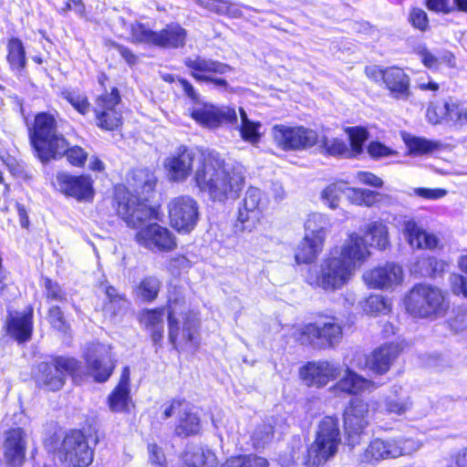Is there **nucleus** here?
Wrapping results in <instances>:
<instances>
[{
    "instance_id": "obj_1",
    "label": "nucleus",
    "mask_w": 467,
    "mask_h": 467,
    "mask_svg": "<svg viewBox=\"0 0 467 467\" xmlns=\"http://www.w3.org/2000/svg\"><path fill=\"white\" fill-rule=\"evenodd\" d=\"M159 179L149 167H133L125 176V183L112 186L110 205L115 214L126 225L137 230L134 241L141 247L159 253H171L177 246L175 234L159 223H148L159 219L161 204L151 202L158 192Z\"/></svg>"
},
{
    "instance_id": "obj_2",
    "label": "nucleus",
    "mask_w": 467,
    "mask_h": 467,
    "mask_svg": "<svg viewBox=\"0 0 467 467\" xmlns=\"http://www.w3.org/2000/svg\"><path fill=\"white\" fill-rule=\"evenodd\" d=\"M59 113L42 110L35 113L26 124L31 152L42 164L65 158L67 164L82 169L88 160V152L78 144L70 145L69 140L58 130Z\"/></svg>"
},
{
    "instance_id": "obj_3",
    "label": "nucleus",
    "mask_w": 467,
    "mask_h": 467,
    "mask_svg": "<svg viewBox=\"0 0 467 467\" xmlns=\"http://www.w3.org/2000/svg\"><path fill=\"white\" fill-rule=\"evenodd\" d=\"M370 252L363 236L350 233L337 254L330 252L321 262L319 270L309 269L306 282L313 288L324 291L341 289L354 275L357 267L363 265Z\"/></svg>"
},
{
    "instance_id": "obj_4",
    "label": "nucleus",
    "mask_w": 467,
    "mask_h": 467,
    "mask_svg": "<svg viewBox=\"0 0 467 467\" xmlns=\"http://www.w3.org/2000/svg\"><path fill=\"white\" fill-rule=\"evenodd\" d=\"M100 92L94 97L93 106L88 96L78 88H65L59 96L80 116L93 113L95 126L104 132H119L124 125L122 95L117 86H109L110 78L105 72L98 75Z\"/></svg>"
},
{
    "instance_id": "obj_5",
    "label": "nucleus",
    "mask_w": 467,
    "mask_h": 467,
    "mask_svg": "<svg viewBox=\"0 0 467 467\" xmlns=\"http://www.w3.org/2000/svg\"><path fill=\"white\" fill-rule=\"evenodd\" d=\"M102 437L96 420L87 418L81 428L69 429L61 437L57 433L49 435L44 446L65 467H88L94 460V449L88 445V439L97 445Z\"/></svg>"
},
{
    "instance_id": "obj_6",
    "label": "nucleus",
    "mask_w": 467,
    "mask_h": 467,
    "mask_svg": "<svg viewBox=\"0 0 467 467\" xmlns=\"http://www.w3.org/2000/svg\"><path fill=\"white\" fill-rule=\"evenodd\" d=\"M193 182L213 202L235 200L244 185L242 172L227 168L220 153L209 151L202 155L194 172Z\"/></svg>"
},
{
    "instance_id": "obj_7",
    "label": "nucleus",
    "mask_w": 467,
    "mask_h": 467,
    "mask_svg": "<svg viewBox=\"0 0 467 467\" xmlns=\"http://www.w3.org/2000/svg\"><path fill=\"white\" fill-rule=\"evenodd\" d=\"M82 362L68 355L52 354L37 362L31 378L36 387L45 392H58L69 377L75 385H81L87 378Z\"/></svg>"
},
{
    "instance_id": "obj_8",
    "label": "nucleus",
    "mask_w": 467,
    "mask_h": 467,
    "mask_svg": "<svg viewBox=\"0 0 467 467\" xmlns=\"http://www.w3.org/2000/svg\"><path fill=\"white\" fill-rule=\"evenodd\" d=\"M296 335L301 345L318 350L332 349L343 339L344 323L334 315L317 312L314 320L302 325Z\"/></svg>"
},
{
    "instance_id": "obj_9",
    "label": "nucleus",
    "mask_w": 467,
    "mask_h": 467,
    "mask_svg": "<svg viewBox=\"0 0 467 467\" xmlns=\"http://www.w3.org/2000/svg\"><path fill=\"white\" fill-rule=\"evenodd\" d=\"M403 306L406 312L414 318L435 319L446 315L450 301L440 287L419 283L406 293Z\"/></svg>"
},
{
    "instance_id": "obj_10",
    "label": "nucleus",
    "mask_w": 467,
    "mask_h": 467,
    "mask_svg": "<svg viewBox=\"0 0 467 467\" xmlns=\"http://www.w3.org/2000/svg\"><path fill=\"white\" fill-rule=\"evenodd\" d=\"M341 441L338 418L336 415L324 416L317 426L314 441L306 449L305 464L321 467L337 454Z\"/></svg>"
},
{
    "instance_id": "obj_11",
    "label": "nucleus",
    "mask_w": 467,
    "mask_h": 467,
    "mask_svg": "<svg viewBox=\"0 0 467 467\" xmlns=\"http://www.w3.org/2000/svg\"><path fill=\"white\" fill-rule=\"evenodd\" d=\"M168 341L176 352L195 354L201 346V320L193 310L184 313L182 320H167Z\"/></svg>"
},
{
    "instance_id": "obj_12",
    "label": "nucleus",
    "mask_w": 467,
    "mask_h": 467,
    "mask_svg": "<svg viewBox=\"0 0 467 467\" xmlns=\"http://www.w3.org/2000/svg\"><path fill=\"white\" fill-rule=\"evenodd\" d=\"M162 407V420H168L175 416L174 436L183 439L201 434L202 426L199 410L185 398H171Z\"/></svg>"
},
{
    "instance_id": "obj_13",
    "label": "nucleus",
    "mask_w": 467,
    "mask_h": 467,
    "mask_svg": "<svg viewBox=\"0 0 467 467\" xmlns=\"http://www.w3.org/2000/svg\"><path fill=\"white\" fill-rule=\"evenodd\" d=\"M306 234L294 250L296 265L315 264L322 254L326 240L327 228L321 215L310 214L305 222Z\"/></svg>"
},
{
    "instance_id": "obj_14",
    "label": "nucleus",
    "mask_w": 467,
    "mask_h": 467,
    "mask_svg": "<svg viewBox=\"0 0 467 467\" xmlns=\"http://www.w3.org/2000/svg\"><path fill=\"white\" fill-rule=\"evenodd\" d=\"M364 73L368 79L380 81L389 97L396 100H408L412 96L410 77L401 67L367 66Z\"/></svg>"
},
{
    "instance_id": "obj_15",
    "label": "nucleus",
    "mask_w": 467,
    "mask_h": 467,
    "mask_svg": "<svg viewBox=\"0 0 467 467\" xmlns=\"http://www.w3.org/2000/svg\"><path fill=\"white\" fill-rule=\"evenodd\" d=\"M271 135L275 147L283 151H302L318 143L317 132L303 125L275 124Z\"/></svg>"
},
{
    "instance_id": "obj_16",
    "label": "nucleus",
    "mask_w": 467,
    "mask_h": 467,
    "mask_svg": "<svg viewBox=\"0 0 467 467\" xmlns=\"http://www.w3.org/2000/svg\"><path fill=\"white\" fill-rule=\"evenodd\" d=\"M183 65L196 82L210 84L223 89L229 88L228 81L220 77L234 71V67L229 64L197 55L186 57Z\"/></svg>"
},
{
    "instance_id": "obj_17",
    "label": "nucleus",
    "mask_w": 467,
    "mask_h": 467,
    "mask_svg": "<svg viewBox=\"0 0 467 467\" xmlns=\"http://www.w3.org/2000/svg\"><path fill=\"white\" fill-rule=\"evenodd\" d=\"M83 359L88 372L97 383H105L114 373L118 361L111 353V347L99 341L87 344Z\"/></svg>"
},
{
    "instance_id": "obj_18",
    "label": "nucleus",
    "mask_w": 467,
    "mask_h": 467,
    "mask_svg": "<svg viewBox=\"0 0 467 467\" xmlns=\"http://www.w3.org/2000/svg\"><path fill=\"white\" fill-rule=\"evenodd\" d=\"M376 402H371L361 397H352L345 406L342 418L343 429L347 441L352 446L353 439L360 437L369 424L371 411L375 410Z\"/></svg>"
},
{
    "instance_id": "obj_19",
    "label": "nucleus",
    "mask_w": 467,
    "mask_h": 467,
    "mask_svg": "<svg viewBox=\"0 0 467 467\" xmlns=\"http://www.w3.org/2000/svg\"><path fill=\"white\" fill-rule=\"evenodd\" d=\"M170 226L178 234H188L199 221V204L190 195H179L168 203Z\"/></svg>"
},
{
    "instance_id": "obj_20",
    "label": "nucleus",
    "mask_w": 467,
    "mask_h": 467,
    "mask_svg": "<svg viewBox=\"0 0 467 467\" xmlns=\"http://www.w3.org/2000/svg\"><path fill=\"white\" fill-rule=\"evenodd\" d=\"M56 180L59 192L66 198L84 203L93 202L96 195L95 182L89 173L58 171Z\"/></svg>"
},
{
    "instance_id": "obj_21",
    "label": "nucleus",
    "mask_w": 467,
    "mask_h": 467,
    "mask_svg": "<svg viewBox=\"0 0 467 467\" xmlns=\"http://www.w3.org/2000/svg\"><path fill=\"white\" fill-rule=\"evenodd\" d=\"M262 218L261 192L250 187L246 190L238 208L236 219L233 224V233L235 235L250 234L257 229Z\"/></svg>"
},
{
    "instance_id": "obj_22",
    "label": "nucleus",
    "mask_w": 467,
    "mask_h": 467,
    "mask_svg": "<svg viewBox=\"0 0 467 467\" xmlns=\"http://www.w3.org/2000/svg\"><path fill=\"white\" fill-rule=\"evenodd\" d=\"M189 116L200 126L210 130L222 126L236 129L238 124L236 109L232 106L203 103L201 108L192 109Z\"/></svg>"
},
{
    "instance_id": "obj_23",
    "label": "nucleus",
    "mask_w": 467,
    "mask_h": 467,
    "mask_svg": "<svg viewBox=\"0 0 467 467\" xmlns=\"http://www.w3.org/2000/svg\"><path fill=\"white\" fill-rule=\"evenodd\" d=\"M298 373L307 387L321 389L338 379L341 368L328 360L307 361L299 368Z\"/></svg>"
},
{
    "instance_id": "obj_24",
    "label": "nucleus",
    "mask_w": 467,
    "mask_h": 467,
    "mask_svg": "<svg viewBox=\"0 0 467 467\" xmlns=\"http://www.w3.org/2000/svg\"><path fill=\"white\" fill-rule=\"evenodd\" d=\"M34 324V306L28 305L21 312L8 311L4 328L13 341L25 345L33 337Z\"/></svg>"
},
{
    "instance_id": "obj_25",
    "label": "nucleus",
    "mask_w": 467,
    "mask_h": 467,
    "mask_svg": "<svg viewBox=\"0 0 467 467\" xmlns=\"http://www.w3.org/2000/svg\"><path fill=\"white\" fill-rule=\"evenodd\" d=\"M427 120L432 125L451 122L456 126L467 125V102L449 99L443 105L431 104L426 110Z\"/></svg>"
},
{
    "instance_id": "obj_26",
    "label": "nucleus",
    "mask_w": 467,
    "mask_h": 467,
    "mask_svg": "<svg viewBox=\"0 0 467 467\" xmlns=\"http://www.w3.org/2000/svg\"><path fill=\"white\" fill-rule=\"evenodd\" d=\"M401 352L399 343H383L365 356L364 366L372 374L383 376L390 370Z\"/></svg>"
},
{
    "instance_id": "obj_27",
    "label": "nucleus",
    "mask_w": 467,
    "mask_h": 467,
    "mask_svg": "<svg viewBox=\"0 0 467 467\" xmlns=\"http://www.w3.org/2000/svg\"><path fill=\"white\" fill-rule=\"evenodd\" d=\"M362 278L368 288L384 290L401 284L403 270L400 265L388 261L367 270Z\"/></svg>"
},
{
    "instance_id": "obj_28",
    "label": "nucleus",
    "mask_w": 467,
    "mask_h": 467,
    "mask_svg": "<svg viewBox=\"0 0 467 467\" xmlns=\"http://www.w3.org/2000/svg\"><path fill=\"white\" fill-rule=\"evenodd\" d=\"M164 315L165 307L161 306L143 308L137 317L140 327L146 332L147 338L150 341L156 352L164 346Z\"/></svg>"
},
{
    "instance_id": "obj_29",
    "label": "nucleus",
    "mask_w": 467,
    "mask_h": 467,
    "mask_svg": "<svg viewBox=\"0 0 467 467\" xmlns=\"http://www.w3.org/2000/svg\"><path fill=\"white\" fill-rule=\"evenodd\" d=\"M26 433L22 427L9 428L3 441L5 467H23L26 461Z\"/></svg>"
},
{
    "instance_id": "obj_30",
    "label": "nucleus",
    "mask_w": 467,
    "mask_h": 467,
    "mask_svg": "<svg viewBox=\"0 0 467 467\" xmlns=\"http://www.w3.org/2000/svg\"><path fill=\"white\" fill-rule=\"evenodd\" d=\"M194 157L192 150L185 145H180L164 162L170 180L176 182L185 181L192 171Z\"/></svg>"
},
{
    "instance_id": "obj_31",
    "label": "nucleus",
    "mask_w": 467,
    "mask_h": 467,
    "mask_svg": "<svg viewBox=\"0 0 467 467\" xmlns=\"http://www.w3.org/2000/svg\"><path fill=\"white\" fill-rule=\"evenodd\" d=\"M107 404L113 412H128L131 404L130 370L128 366L121 369L119 379L107 398Z\"/></svg>"
},
{
    "instance_id": "obj_32",
    "label": "nucleus",
    "mask_w": 467,
    "mask_h": 467,
    "mask_svg": "<svg viewBox=\"0 0 467 467\" xmlns=\"http://www.w3.org/2000/svg\"><path fill=\"white\" fill-rule=\"evenodd\" d=\"M402 455V449L393 439H373L363 452V461L375 463L382 460L397 458Z\"/></svg>"
},
{
    "instance_id": "obj_33",
    "label": "nucleus",
    "mask_w": 467,
    "mask_h": 467,
    "mask_svg": "<svg viewBox=\"0 0 467 467\" xmlns=\"http://www.w3.org/2000/svg\"><path fill=\"white\" fill-rule=\"evenodd\" d=\"M5 61L9 70L17 77H25L27 68V57L25 45L17 36H11L5 44Z\"/></svg>"
},
{
    "instance_id": "obj_34",
    "label": "nucleus",
    "mask_w": 467,
    "mask_h": 467,
    "mask_svg": "<svg viewBox=\"0 0 467 467\" xmlns=\"http://www.w3.org/2000/svg\"><path fill=\"white\" fill-rule=\"evenodd\" d=\"M187 31L178 23H170L155 31L153 47L177 49L185 46Z\"/></svg>"
},
{
    "instance_id": "obj_35",
    "label": "nucleus",
    "mask_w": 467,
    "mask_h": 467,
    "mask_svg": "<svg viewBox=\"0 0 467 467\" xmlns=\"http://www.w3.org/2000/svg\"><path fill=\"white\" fill-rule=\"evenodd\" d=\"M369 385V380L358 374L353 369L347 368L343 376L334 384L333 389L341 393L358 395Z\"/></svg>"
},
{
    "instance_id": "obj_36",
    "label": "nucleus",
    "mask_w": 467,
    "mask_h": 467,
    "mask_svg": "<svg viewBox=\"0 0 467 467\" xmlns=\"http://www.w3.org/2000/svg\"><path fill=\"white\" fill-rule=\"evenodd\" d=\"M365 237H368L369 244L379 250H385L389 246V234L386 223L382 220L371 221L363 231Z\"/></svg>"
},
{
    "instance_id": "obj_37",
    "label": "nucleus",
    "mask_w": 467,
    "mask_h": 467,
    "mask_svg": "<svg viewBox=\"0 0 467 467\" xmlns=\"http://www.w3.org/2000/svg\"><path fill=\"white\" fill-rule=\"evenodd\" d=\"M421 64L428 69L438 70L439 67L443 64L446 67L453 69L457 67V58L455 54L451 50H444L440 57L432 54L429 49L422 48L419 51Z\"/></svg>"
},
{
    "instance_id": "obj_38",
    "label": "nucleus",
    "mask_w": 467,
    "mask_h": 467,
    "mask_svg": "<svg viewBox=\"0 0 467 467\" xmlns=\"http://www.w3.org/2000/svg\"><path fill=\"white\" fill-rule=\"evenodd\" d=\"M161 281L155 275H145L133 287L134 295L141 301L152 303L158 298Z\"/></svg>"
},
{
    "instance_id": "obj_39",
    "label": "nucleus",
    "mask_w": 467,
    "mask_h": 467,
    "mask_svg": "<svg viewBox=\"0 0 467 467\" xmlns=\"http://www.w3.org/2000/svg\"><path fill=\"white\" fill-rule=\"evenodd\" d=\"M167 320L179 318L178 316L183 317L186 311L191 310L187 306V300L180 287L174 286L170 291L165 306Z\"/></svg>"
},
{
    "instance_id": "obj_40",
    "label": "nucleus",
    "mask_w": 467,
    "mask_h": 467,
    "mask_svg": "<svg viewBox=\"0 0 467 467\" xmlns=\"http://www.w3.org/2000/svg\"><path fill=\"white\" fill-rule=\"evenodd\" d=\"M238 112L241 119V124L239 126L237 125L236 129H238L241 138L244 141H249L253 144L258 143L261 139V133L259 131L261 127L260 122L249 119L243 107L238 109Z\"/></svg>"
},
{
    "instance_id": "obj_41",
    "label": "nucleus",
    "mask_w": 467,
    "mask_h": 467,
    "mask_svg": "<svg viewBox=\"0 0 467 467\" xmlns=\"http://www.w3.org/2000/svg\"><path fill=\"white\" fill-rule=\"evenodd\" d=\"M47 320L55 332L67 335L71 331V324L67 314L58 305H51L47 308Z\"/></svg>"
},
{
    "instance_id": "obj_42",
    "label": "nucleus",
    "mask_w": 467,
    "mask_h": 467,
    "mask_svg": "<svg viewBox=\"0 0 467 467\" xmlns=\"http://www.w3.org/2000/svg\"><path fill=\"white\" fill-rule=\"evenodd\" d=\"M348 136L350 146V157L360 155L364 150V144L369 137L368 130L363 126H351L345 129Z\"/></svg>"
},
{
    "instance_id": "obj_43",
    "label": "nucleus",
    "mask_w": 467,
    "mask_h": 467,
    "mask_svg": "<svg viewBox=\"0 0 467 467\" xmlns=\"http://www.w3.org/2000/svg\"><path fill=\"white\" fill-rule=\"evenodd\" d=\"M104 293L107 300L103 304V311L110 316L118 315L127 302L125 294L119 293L115 286L109 285L105 286Z\"/></svg>"
},
{
    "instance_id": "obj_44",
    "label": "nucleus",
    "mask_w": 467,
    "mask_h": 467,
    "mask_svg": "<svg viewBox=\"0 0 467 467\" xmlns=\"http://www.w3.org/2000/svg\"><path fill=\"white\" fill-rule=\"evenodd\" d=\"M268 460L254 453L239 454L228 458L221 467H268Z\"/></svg>"
},
{
    "instance_id": "obj_45",
    "label": "nucleus",
    "mask_w": 467,
    "mask_h": 467,
    "mask_svg": "<svg viewBox=\"0 0 467 467\" xmlns=\"http://www.w3.org/2000/svg\"><path fill=\"white\" fill-rule=\"evenodd\" d=\"M320 142V147L325 155L333 157H350L349 149L346 141L341 138H329L323 136Z\"/></svg>"
},
{
    "instance_id": "obj_46",
    "label": "nucleus",
    "mask_w": 467,
    "mask_h": 467,
    "mask_svg": "<svg viewBox=\"0 0 467 467\" xmlns=\"http://www.w3.org/2000/svg\"><path fill=\"white\" fill-rule=\"evenodd\" d=\"M407 21L415 31L421 34L431 29L429 15L420 6L413 5L410 7Z\"/></svg>"
},
{
    "instance_id": "obj_47",
    "label": "nucleus",
    "mask_w": 467,
    "mask_h": 467,
    "mask_svg": "<svg viewBox=\"0 0 467 467\" xmlns=\"http://www.w3.org/2000/svg\"><path fill=\"white\" fill-rule=\"evenodd\" d=\"M130 42L135 45L147 44L153 46L155 31L141 22L136 21L130 26Z\"/></svg>"
},
{
    "instance_id": "obj_48",
    "label": "nucleus",
    "mask_w": 467,
    "mask_h": 467,
    "mask_svg": "<svg viewBox=\"0 0 467 467\" xmlns=\"http://www.w3.org/2000/svg\"><path fill=\"white\" fill-rule=\"evenodd\" d=\"M349 191V200L355 205L371 207L380 201V193L375 191L362 188H350Z\"/></svg>"
},
{
    "instance_id": "obj_49",
    "label": "nucleus",
    "mask_w": 467,
    "mask_h": 467,
    "mask_svg": "<svg viewBox=\"0 0 467 467\" xmlns=\"http://www.w3.org/2000/svg\"><path fill=\"white\" fill-rule=\"evenodd\" d=\"M410 152L415 155L431 153L440 149V143L424 138L412 137L407 140Z\"/></svg>"
},
{
    "instance_id": "obj_50",
    "label": "nucleus",
    "mask_w": 467,
    "mask_h": 467,
    "mask_svg": "<svg viewBox=\"0 0 467 467\" xmlns=\"http://www.w3.org/2000/svg\"><path fill=\"white\" fill-rule=\"evenodd\" d=\"M43 284L47 302L64 303L67 301V292L58 282L49 277H44Z\"/></svg>"
},
{
    "instance_id": "obj_51",
    "label": "nucleus",
    "mask_w": 467,
    "mask_h": 467,
    "mask_svg": "<svg viewBox=\"0 0 467 467\" xmlns=\"http://www.w3.org/2000/svg\"><path fill=\"white\" fill-rule=\"evenodd\" d=\"M420 268L424 271L425 275L429 277L434 278L441 275L448 264L434 255H427L422 257L420 261Z\"/></svg>"
},
{
    "instance_id": "obj_52",
    "label": "nucleus",
    "mask_w": 467,
    "mask_h": 467,
    "mask_svg": "<svg viewBox=\"0 0 467 467\" xmlns=\"http://www.w3.org/2000/svg\"><path fill=\"white\" fill-rule=\"evenodd\" d=\"M195 3L219 16H230L233 15V4L230 0H195Z\"/></svg>"
},
{
    "instance_id": "obj_53",
    "label": "nucleus",
    "mask_w": 467,
    "mask_h": 467,
    "mask_svg": "<svg viewBox=\"0 0 467 467\" xmlns=\"http://www.w3.org/2000/svg\"><path fill=\"white\" fill-rule=\"evenodd\" d=\"M342 192V188L337 182H333L323 189L321 199L330 209H336L338 207Z\"/></svg>"
},
{
    "instance_id": "obj_54",
    "label": "nucleus",
    "mask_w": 467,
    "mask_h": 467,
    "mask_svg": "<svg viewBox=\"0 0 467 467\" xmlns=\"http://www.w3.org/2000/svg\"><path fill=\"white\" fill-rule=\"evenodd\" d=\"M192 267V263L183 254H177L171 256L167 263V270L173 275H180Z\"/></svg>"
},
{
    "instance_id": "obj_55",
    "label": "nucleus",
    "mask_w": 467,
    "mask_h": 467,
    "mask_svg": "<svg viewBox=\"0 0 467 467\" xmlns=\"http://www.w3.org/2000/svg\"><path fill=\"white\" fill-rule=\"evenodd\" d=\"M425 234L426 230L419 226L417 223L409 221L405 223L404 235L410 246L417 248V244L423 241Z\"/></svg>"
},
{
    "instance_id": "obj_56",
    "label": "nucleus",
    "mask_w": 467,
    "mask_h": 467,
    "mask_svg": "<svg viewBox=\"0 0 467 467\" xmlns=\"http://www.w3.org/2000/svg\"><path fill=\"white\" fill-rule=\"evenodd\" d=\"M109 47L118 51L120 57L130 67H134L139 65L140 56L136 54L129 47L119 44L115 41H110Z\"/></svg>"
},
{
    "instance_id": "obj_57",
    "label": "nucleus",
    "mask_w": 467,
    "mask_h": 467,
    "mask_svg": "<svg viewBox=\"0 0 467 467\" xmlns=\"http://www.w3.org/2000/svg\"><path fill=\"white\" fill-rule=\"evenodd\" d=\"M368 155L375 160L396 156L398 152L379 140H372L367 146Z\"/></svg>"
},
{
    "instance_id": "obj_58",
    "label": "nucleus",
    "mask_w": 467,
    "mask_h": 467,
    "mask_svg": "<svg viewBox=\"0 0 467 467\" xmlns=\"http://www.w3.org/2000/svg\"><path fill=\"white\" fill-rule=\"evenodd\" d=\"M72 11L78 16L85 17L87 16V7L84 0H66L57 10L58 14L62 16H67Z\"/></svg>"
},
{
    "instance_id": "obj_59",
    "label": "nucleus",
    "mask_w": 467,
    "mask_h": 467,
    "mask_svg": "<svg viewBox=\"0 0 467 467\" xmlns=\"http://www.w3.org/2000/svg\"><path fill=\"white\" fill-rule=\"evenodd\" d=\"M367 306L368 311L374 314L389 311L390 309V304L388 300L379 295H371L367 299Z\"/></svg>"
},
{
    "instance_id": "obj_60",
    "label": "nucleus",
    "mask_w": 467,
    "mask_h": 467,
    "mask_svg": "<svg viewBox=\"0 0 467 467\" xmlns=\"http://www.w3.org/2000/svg\"><path fill=\"white\" fill-rule=\"evenodd\" d=\"M275 434L274 427L270 424L259 426L254 432L253 440L256 444H265L270 442Z\"/></svg>"
},
{
    "instance_id": "obj_61",
    "label": "nucleus",
    "mask_w": 467,
    "mask_h": 467,
    "mask_svg": "<svg viewBox=\"0 0 467 467\" xmlns=\"http://www.w3.org/2000/svg\"><path fill=\"white\" fill-rule=\"evenodd\" d=\"M177 83L180 85L183 95L193 103L200 101V93L193 84L185 78L178 77Z\"/></svg>"
},
{
    "instance_id": "obj_62",
    "label": "nucleus",
    "mask_w": 467,
    "mask_h": 467,
    "mask_svg": "<svg viewBox=\"0 0 467 467\" xmlns=\"http://www.w3.org/2000/svg\"><path fill=\"white\" fill-rule=\"evenodd\" d=\"M150 462L155 467H167L162 449L157 443L148 445Z\"/></svg>"
},
{
    "instance_id": "obj_63",
    "label": "nucleus",
    "mask_w": 467,
    "mask_h": 467,
    "mask_svg": "<svg viewBox=\"0 0 467 467\" xmlns=\"http://www.w3.org/2000/svg\"><path fill=\"white\" fill-rule=\"evenodd\" d=\"M451 290L454 295L467 298V277L461 274L451 275Z\"/></svg>"
},
{
    "instance_id": "obj_64",
    "label": "nucleus",
    "mask_w": 467,
    "mask_h": 467,
    "mask_svg": "<svg viewBox=\"0 0 467 467\" xmlns=\"http://www.w3.org/2000/svg\"><path fill=\"white\" fill-rule=\"evenodd\" d=\"M447 467H467V447L452 452L448 459Z\"/></svg>"
}]
</instances>
